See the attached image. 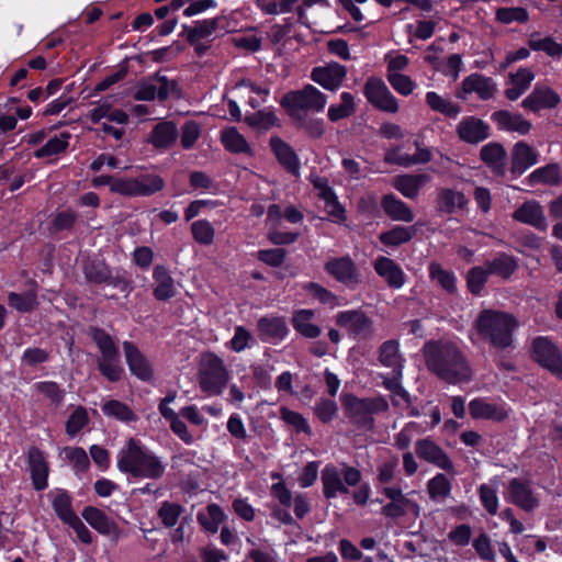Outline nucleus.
Returning a JSON list of instances; mask_svg holds the SVG:
<instances>
[{
	"mask_svg": "<svg viewBox=\"0 0 562 562\" xmlns=\"http://www.w3.org/2000/svg\"><path fill=\"white\" fill-rule=\"evenodd\" d=\"M427 369L449 384L468 383L473 370L459 346L448 340L428 341L423 347Z\"/></svg>",
	"mask_w": 562,
	"mask_h": 562,
	"instance_id": "nucleus-1",
	"label": "nucleus"
},
{
	"mask_svg": "<svg viewBox=\"0 0 562 562\" xmlns=\"http://www.w3.org/2000/svg\"><path fill=\"white\" fill-rule=\"evenodd\" d=\"M117 469L136 479L159 480L167 464L140 440L130 438L120 449L116 458Z\"/></svg>",
	"mask_w": 562,
	"mask_h": 562,
	"instance_id": "nucleus-2",
	"label": "nucleus"
},
{
	"mask_svg": "<svg viewBox=\"0 0 562 562\" xmlns=\"http://www.w3.org/2000/svg\"><path fill=\"white\" fill-rule=\"evenodd\" d=\"M517 326L518 322L512 314L494 310H483L474 323L477 335L496 348L512 345Z\"/></svg>",
	"mask_w": 562,
	"mask_h": 562,
	"instance_id": "nucleus-3",
	"label": "nucleus"
},
{
	"mask_svg": "<svg viewBox=\"0 0 562 562\" xmlns=\"http://www.w3.org/2000/svg\"><path fill=\"white\" fill-rule=\"evenodd\" d=\"M231 380V372L224 360L214 352H204L198 367V383L207 396H218Z\"/></svg>",
	"mask_w": 562,
	"mask_h": 562,
	"instance_id": "nucleus-4",
	"label": "nucleus"
},
{
	"mask_svg": "<svg viewBox=\"0 0 562 562\" xmlns=\"http://www.w3.org/2000/svg\"><path fill=\"white\" fill-rule=\"evenodd\" d=\"M327 97L313 85L286 92L280 100V105L294 120H302L304 114L323 112Z\"/></svg>",
	"mask_w": 562,
	"mask_h": 562,
	"instance_id": "nucleus-5",
	"label": "nucleus"
},
{
	"mask_svg": "<svg viewBox=\"0 0 562 562\" xmlns=\"http://www.w3.org/2000/svg\"><path fill=\"white\" fill-rule=\"evenodd\" d=\"M88 335L97 345L100 357L98 368L101 374L111 382L121 379L124 370L120 362V351L113 337L100 327H90Z\"/></svg>",
	"mask_w": 562,
	"mask_h": 562,
	"instance_id": "nucleus-6",
	"label": "nucleus"
},
{
	"mask_svg": "<svg viewBox=\"0 0 562 562\" xmlns=\"http://www.w3.org/2000/svg\"><path fill=\"white\" fill-rule=\"evenodd\" d=\"M361 479V472L355 467L342 463L341 469H338L337 465L328 463L321 472L323 495L326 499H331L340 494H347L348 486H356Z\"/></svg>",
	"mask_w": 562,
	"mask_h": 562,
	"instance_id": "nucleus-7",
	"label": "nucleus"
},
{
	"mask_svg": "<svg viewBox=\"0 0 562 562\" xmlns=\"http://www.w3.org/2000/svg\"><path fill=\"white\" fill-rule=\"evenodd\" d=\"M382 493L390 501L381 508V514L387 518L396 519L406 515L414 518L420 516V506L414 498L416 492L403 493L398 486H385Z\"/></svg>",
	"mask_w": 562,
	"mask_h": 562,
	"instance_id": "nucleus-8",
	"label": "nucleus"
},
{
	"mask_svg": "<svg viewBox=\"0 0 562 562\" xmlns=\"http://www.w3.org/2000/svg\"><path fill=\"white\" fill-rule=\"evenodd\" d=\"M335 323L352 339H368L374 334L372 318L360 308L338 312L335 316Z\"/></svg>",
	"mask_w": 562,
	"mask_h": 562,
	"instance_id": "nucleus-9",
	"label": "nucleus"
},
{
	"mask_svg": "<svg viewBox=\"0 0 562 562\" xmlns=\"http://www.w3.org/2000/svg\"><path fill=\"white\" fill-rule=\"evenodd\" d=\"M345 413L356 424H367L371 422V415L380 412H386L387 402L382 397L358 398L353 395H347L344 401Z\"/></svg>",
	"mask_w": 562,
	"mask_h": 562,
	"instance_id": "nucleus-10",
	"label": "nucleus"
},
{
	"mask_svg": "<svg viewBox=\"0 0 562 562\" xmlns=\"http://www.w3.org/2000/svg\"><path fill=\"white\" fill-rule=\"evenodd\" d=\"M363 94L370 104L382 112L395 114L400 110L397 99L381 78H368L363 86Z\"/></svg>",
	"mask_w": 562,
	"mask_h": 562,
	"instance_id": "nucleus-11",
	"label": "nucleus"
},
{
	"mask_svg": "<svg viewBox=\"0 0 562 562\" xmlns=\"http://www.w3.org/2000/svg\"><path fill=\"white\" fill-rule=\"evenodd\" d=\"M532 357L553 374L562 375V356L559 349L546 337H538L532 342Z\"/></svg>",
	"mask_w": 562,
	"mask_h": 562,
	"instance_id": "nucleus-12",
	"label": "nucleus"
},
{
	"mask_svg": "<svg viewBox=\"0 0 562 562\" xmlns=\"http://www.w3.org/2000/svg\"><path fill=\"white\" fill-rule=\"evenodd\" d=\"M325 270L336 281L348 288H355L361 283V273L349 256L328 260L325 265Z\"/></svg>",
	"mask_w": 562,
	"mask_h": 562,
	"instance_id": "nucleus-13",
	"label": "nucleus"
},
{
	"mask_svg": "<svg viewBox=\"0 0 562 562\" xmlns=\"http://www.w3.org/2000/svg\"><path fill=\"white\" fill-rule=\"evenodd\" d=\"M561 103L560 94L547 85L537 83L522 100L521 106L532 113L555 109Z\"/></svg>",
	"mask_w": 562,
	"mask_h": 562,
	"instance_id": "nucleus-14",
	"label": "nucleus"
},
{
	"mask_svg": "<svg viewBox=\"0 0 562 562\" xmlns=\"http://www.w3.org/2000/svg\"><path fill=\"white\" fill-rule=\"evenodd\" d=\"M505 499L525 512H532L539 506V498L533 492L530 482L521 479L509 481Z\"/></svg>",
	"mask_w": 562,
	"mask_h": 562,
	"instance_id": "nucleus-15",
	"label": "nucleus"
},
{
	"mask_svg": "<svg viewBox=\"0 0 562 562\" xmlns=\"http://www.w3.org/2000/svg\"><path fill=\"white\" fill-rule=\"evenodd\" d=\"M347 74L346 66L333 61L314 67L311 71V79L325 90L337 91L347 78Z\"/></svg>",
	"mask_w": 562,
	"mask_h": 562,
	"instance_id": "nucleus-16",
	"label": "nucleus"
},
{
	"mask_svg": "<svg viewBox=\"0 0 562 562\" xmlns=\"http://www.w3.org/2000/svg\"><path fill=\"white\" fill-rule=\"evenodd\" d=\"M415 449L417 456L420 459L438 467L441 470H445L452 475L456 474L453 462L443 451V449L439 447L434 440L429 438L419 439L415 443Z\"/></svg>",
	"mask_w": 562,
	"mask_h": 562,
	"instance_id": "nucleus-17",
	"label": "nucleus"
},
{
	"mask_svg": "<svg viewBox=\"0 0 562 562\" xmlns=\"http://www.w3.org/2000/svg\"><path fill=\"white\" fill-rule=\"evenodd\" d=\"M509 411L505 402H490L480 397L469 403V413L474 419L503 422L508 417Z\"/></svg>",
	"mask_w": 562,
	"mask_h": 562,
	"instance_id": "nucleus-18",
	"label": "nucleus"
},
{
	"mask_svg": "<svg viewBox=\"0 0 562 562\" xmlns=\"http://www.w3.org/2000/svg\"><path fill=\"white\" fill-rule=\"evenodd\" d=\"M497 91V86L490 77L481 74H471L461 82V88L457 92V97L465 99L468 94L475 92L481 100H490Z\"/></svg>",
	"mask_w": 562,
	"mask_h": 562,
	"instance_id": "nucleus-19",
	"label": "nucleus"
},
{
	"mask_svg": "<svg viewBox=\"0 0 562 562\" xmlns=\"http://www.w3.org/2000/svg\"><path fill=\"white\" fill-rule=\"evenodd\" d=\"M123 350L131 373L142 381H150L154 375L153 367L138 347L126 340L123 342Z\"/></svg>",
	"mask_w": 562,
	"mask_h": 562,
	"instance_id": "nucleus-20",
	"label": "nucleus"
},
{
	"mask_svg": "<svg viewBox=\"0 0 562 562\" xmlns=\"http://www.w3.org/2000/svg\"><path fill=\"white\" fill-rule=\"evenodd\" d=\"M458 138L467 144H479L490 136V126L476 116H464L456 126Z\"/></svg>",
	"mask_w": 562,
	"mask_h": 562,
	"instance_id": "nucleus-21",
	"label": "nucleus"
},
{
	"mask_svg": "<svg viewBox=\"0 0 562 562\" xmlns=\"http://www.w3.org/2000/svg\"><path fill=\"white\" fill-rule=\"evenodd\" d=\"M513 218L519 223L530 225L541 232H546L548 228V221L543 206L536 200H528L519 205L514 211Z\"/></svg>",
	"mask_w": 562,
	"mask_h": 562,
	"instance_id": "nucleus-22",
	"label": "nucleus"
},
{
	"mask_svg": "<svg viewBox=\"0 0 562 562\" xmlns=\"http://www.w3.org/2000/svg\"><path fill=\"white\" fill-rule=\"evenodd\" d=\"M491 120L499 131L527 135L531 131L532 124L520 113L507 110H498L492 113Z\"/></svg>",
	"mask_w": 562,
	"mask_h": 562,
	"instance_id": "nucleus-23",
	"label": "nucleus"
},
{
	"mask_svg": "<svg viewBox=\"0 0 562 562\" xmlns=\"http://www.w3.org/2000/svg\"><path fill=\"white\" fill-rule=\"evenodd\" d=\"M373 268L391 289H401L406 281L403 269L391 258L380 256L373 262Z\"/></svg>",
	"mask_w": 562,
	"mask_h": 562,
	"instance_id": "nucleus-24",
	"label": "nucleus"
},
{
	"mask_svg": "<svg viewBox=\"0 0 562 562\" xmlns=\"http://www.w3.org/2000/svg\"><path fill=\"white\" fill-rule=\"evenodd\" d=\"M27 462L34 488L45 490L48 485L49 468L44 453L37 447H31L27 452Z\"/></svg>",
	"mask_w": 562,
	"mask_h": 562,
	"instance_id": "nucleus-25",
	"label": "nucleus"
},
{
	"mask_svg": "<svg viewBox=\"0 0 562 562\" xmlns=\"http://www.w3.org/2000/svg\"><path fill=\"white\" fill-rule=\"evenodd\" d=\"M535 72L528 67H520L515 72H509L504 94L510 101L518 100L535 80Z\"/></svg>",
	"mask_w": 562,
	"mask_h": 562,
	"instance_id": "nucleus-26",
	"label": "nucleus"
},
{
	"mask_svg": "<svg viewBox=\"0 0 562 562\" xmlns=\"http://www.w3.org/2000/svg\"><path fill=\"white\" fill-rule=\"evenodd\" d=\"M429 181L427 173L402 175L395 177L392 184L403 196L413 200Z\"/></svg>",
	"mask_w": 562,
	"mask_h": 562,
	"instance_id": "nucleus-27",
	"label": "nucleus"
},
{
	"mask_svg": "<svg viewBox=\"0 0 562 562\" xmlns=\"http://www.w3.org/2000/svg\"><path fill=\"white\" fill-rule=\"evenodd\" d=\"M179 136L178 128L173 122L164 121L157 123L148 137V143L156 149H169Z\"/></svg>",
	"mask_w": 562,
	"mask_h": 562,
	"instance_id": "nucleus-28",
	"label": "nucleus"
},
{
	"mask_svg": "<svg viewBox=\"0 0 562 562\" xmlns=\"http://www.w3.org/2000/svg\"><path fill=\"white\" fill-rule=\"evenodd\" d=\"M269 145L278 161L289 172L296 175L300 170V160L293 148L279 136H272Z\"/></svg>",
	"mask_w": 562,
	"mask_h": 562,
	"instance_id": "nucleus-29",
	"label": "nucleus"
},
{
	"mask_svg": "<svg viewBox=\"0 0 562 562\" xmlns=\"http://www.w3.org/2000/svg\"><path fill=\"white\" fill-rule=\"evenodd\" d=\"M538 162V153L526 142H518L512 149V171L524 173Z\"/></svg>",
	"mask_w": 562,
	"mask_h": 562,
	"instance_id": "nucleus-30",
	"label": "nucleus"
},
{
	"mask_svg": "<svg viewBox=\"0 0 562 562\" xmlns=\"http://www.w3.org/2000/svg\"><path fill=\"white\" fill-rule=\"evenodd\" d=\"M81 515L93 529L102 535L110 536L117 530L115 521L97 507L87 506L83 508Z\"/></svg>",
	"mask_w": 562,
	"mask_h": 562,
	"instance_id": "nucleus-31",
	"label": "nucleus"
},
{
	"mask_svg": "<svg viewBox=\"0 0 562 562\" xmlns=\"http://www.w3.org/2000/svg\"><path fill=\"white\" fill-rule=\"evenodd\" d=\"M481 159L496 175H503L506 168V150L498 143L484 145L480 153Z\"/></svg>",
	"mask_w": 562,
	"mask_h": 562,
	"instance_id": "nucleus-32",
	"label": "nucleus"
},
{
	"mask_svg": "<svg viewBox=\"0 0 562 562\" xmlns=\"http://www.w3.org/2000/svg\"><path fill=\"white\" fill-rule=\"evenodd\" d=\"M381 206L393 221L409 223L414 220L411 207L393 194H385L381 200Z\"/></svg>",
	"mask_w": 562,
	"mask_h": 562,
	"instance_id": "nucleus-33",
	"label": "nucleus"
},
{
	"mask_svg": "<svg viewBox=\"0 0 562 562\" xmlns=\"http://www.w3.org/2000/svg\"><path fill=\"white\" fill-rule=\"evenodd\" d=\"M169 95L168 82L165 78H157L142 83L134 98L136 100L151 101L155 99L165 100Z\"/></svg>",
	"mask_w": 562,
	"mask_h": 562,
	"instance_id": "nucleus-34",
	"label": "nucleus"
},
{
	"mask_svg": "<svg viewBox=\"0 0 562 562\" xmlns=\"http://www.w3.org/2000/svg\"><path fill=\"white\" fill-rule=\"evenodd\" d=\"M234 89L238 91L240 95H248V103L254 109L260 106L270 93L268 86L256 83L249 79L240 80L236 83Z\"/></svg>",
	"mask_w": 562,
	"mask_h": 562,
	"instance_id": "nucleus-35",
	"label": "nucleus"
},
{
	"mask_svg": "<svg viewBox=\"0 0 562 562\" xmlns=\"http://www.w3.org/2000/svg\"><path fill=\"white\" fill-rule=\"evenodd\" d=\"M379 360L384 367L391 368L393 373L402 375L403 358L398 341L393 339L384 341L380 347Z\"/></svg>",
	"mask_w": 562,
	"mask_h": 562,
	"instance_id": "nucleus-36",
	"label": "nucleus"
},
{
	"mask_svg": "<svg viewBox=\"0 0 562 562\" xmlns=\"http://www.w3.org/2000/svg\"><path fill=\"white\" fill-rule=\"evenodd\" d=\"M226 519V515L217 504H209L204 510L196 515V520L203 530L210 533H216L221 524Z\"/></svg>",
	"mask_w": 562,
	"mask_h": 562,
	"instance_id": "nucleus-37",
	"label": "nucleus"
},
{
	"mask_svg": "<svg viewBox=\"0 0 562 562\" xmlns=\"http://www.w3.org/2000/svg\"><path fill=\"white\" fill-rule=\"evenodd\" d=\"M314 311L300 310L296 311L292 317L293 328L306 338H316L321 335L319 326L314 324Z\"/></svg>",
	"mask_w": 562,
	"mask_h": 562,
	"instance_id": "nucleus-38",
	"label": "nucleus"
},
{
	"mask_svg": "<svg viewBox=\"0 0 562 562\" xmlns=\"http://www.w3.org/2000/svg\"><path fill=\"white\" fill-rule=\"evenodd\" d=\"M52 506L57 517L65 524H69L76 517V513L72 509V499L69 493L65 490H56L50 493Z\"/></svg>",
	"mask_w": 562,
	"mask_h": 562,
	"instance_id": "nucleus-39",
	"label": "nucleus"
},
{
	"mask_svg": "<svg viewBox=\"0 0 562 562\" xmlns=\"http://www.w3.org/2000/svg\"><path fill=\"white\" fill-rule=\"evenodd\" d=\"M490 274H495L504 280L509 279L513 273L517 270V260L505 252H499L492 260L485 262Z\"/></svg>",
	"mask_w": 562,
	"mask_h": 562,
	"instance_id": "nucleus-40",
	"label": "nucleus"
},
{
	"mask_svg": "<svg viewBox=\"0 0 562 562\" xmlns=\"http://www.w3.org/2000/svg\"><path fill=\"white\" fill-rule=\"evenodd\" d=\"M153 278L156 282L154 296L157 300L166 301L175 295L173 279L165 267L156 266L154 269Z\"/></svg>",
	"mask_w": 562,
	"mask_h": 562,
	"instance_id": "nucleus-41",
	"label": "nucleus"
},
{
	"mask_svg": "<svg viewBox=\"0 0 562 562\" xmlns=\"http://www.w3.org/2000/svg\"><path fill=\"white\" fill-rule=\"evenodd\" d=\"M528 45L533 52H543L553 59L562 58V44L551 36H541L539 33H532L529 36Z\"/></svg>",
	"mask_w": 562,
	"mask_h": 562,
	"instance_id": "nucleus-42",
	"label": "nucleus"
},
{
	"mask_svg": "<svg viewBox=\"0 0 562 562\" xmlns=\"http://www.w3.org/2000/svg\"><path fill=\"white\" fill-rule=\"evenodd\" d=\"M247 125L259 132H267L281 125L280 119L273 110H260L245 116Z\"/></svg>",
	"mask_w": 562,
	"mask_h": 562,
	"instance_id": "nucleus-43",
	"label": "nucleus"
},
{
	"mask_svg": "<svg viewBox=\"0 0 562 562\" xmlns=\"http://www.w3.org/2000/svg\"><path fill=\"white\" fill-rule=\"evenodd\" d=\"M221 140L225 149L231 153L252 155L250 145L236 127H228L222 131Z\"/></svg>",
	"mask_w": 562,
	"mask_h": 562,
	"instance_id": "nucleus-44",
	"label": "nucleus"
},
{
	"mask_svg": "<svg viewBox=\"0 0 562 562\" xmlns=\"http://www.w3.org/2000/svg\"><path fill=\"white\" fill-rule=\"evenodd\" d=\"M464 194L460 191L442 188L438 191V210L443 213H453L467 204Z\"/></svg>",
	"mask_w": 562,
	"mask_h": 562,
	"instance_id": "nucleus-45",
	"label": "nucleus"
},
{
	"mask_svg": "<svg viewBox=\"0 0 562 562\" xmlns=\"http://www.w3.org/2000/svg\"><path fill=\"white\" fill-rule=\"evenodd\" d=\"M426 103L435 112L441 113L448 117L456 119L461 113V106L450 99L439 95L435 91L426 93Z\"/></svg>",
	"mask_w": 562,
	"mask_h": 562,
	"instance_id": "nucleus-46",
	"label": "nucleus"
},
{
	"mask_svg": "<svg viewBox=\"0 0 562 562\" xmlns=\"http://www.w3.org/2000/svg\"><path fill=\"white\" fill-rule=\"evenodd\" d=\"M258 329L263 339H283L288 327L281 317H262L258 322Z\"/></svg>",
	"mask_w": 562,
	"mask_h": 562,
	"instance_id": "nucleus-47",
	"label": "nucleus"
},
{
	"mask_svg": "<svg viewBox=\"0 0 562 562\" xmlns=\"http://www.w3.org/2000/svg\"><path fill=\"white\" fill-rule=\"evenodd\" d=\"M452 484L443 473H437L427 482V493L431 501L442 502L451 495Z\"/></svg>",
	"mask_w": 562,
	"mask_h": 562,
	"instance_id": "nucleus-48",
	"label": "nucleus"
},
{
	"mask_svg": "<svg viewBox=\"0 0 562 562\" xmlns=\"http://www.w3.org/2000/svg\"><path fill=\"white\" fill-rule=\"evenodd\" d=\"M429 278L439 284L445 291L452 294L457 291V279L452 271L446 270L438 262L429 265Z\"/></svg>",
	"mask_w": 562,
	"mask_h": 562,
	"instance_id": "nucleus-49",
	"label": "nucleus"
},
{
	"mask_svg": "<svg viewBox=\"0 0 562 562\" xmlns=\"http://www.w3.org/2000/svg\"><path fill=\"white\" fill-rule=\"evenodd\" d=\"M356 112L355 97L350 92L340 94V103L331 104L328 108L327 116L329 121L337 122L351 116Z\"/></svg>",
	"mask_w": 562,
	"mask_h": 562,
	"instance_id": "nucleus-50",
	"label": "nucleus"
},
{
	"mask_svg": "<svg viewBox=\"0 0 562 562\" xmlns=\"http://www.w3.org/2000/svg\"><path fill=\"white\" fill-rule=\"evenodd\" d=\"M529 181L532 184L557 186L561 181V169L558 164H549L537 168L529 175Z\"/></svg>",
	"mask_w": 562,
	"mask_h": 562,
	"instance_id": "nucleus-51",
	"label": "nucleus"
},
{
	"mask_svg": "<svg viewBox=\"0 0 562 562\" xmlns=\"http://www.w3.org/2000/svg\"><path fill=\"white\" fill-rule=\"evenodd\" d=\"M217 26V19H205L196 21L192 26H184V33L187 35V40L190 43H194L211 36L216 31Z\"/></svg>",
	"mask_w": 562,
	"mask_h": 562,
	"instance_id": "nucleus-52",
	"label": "nucleus"
},
{
	"mask_svg": "<svg viewBox=\"0 0 562 562\" xmlns=\"http://www.w3.org/2000/svg\"><path fill=\"white\" fill-rule=\"evenodd\" d=\"M70 133L61 132L58 135L49 138L44 146L35 150L36 158H44L58 155L67 149L69 146Z\"/></svg>",
	"mask_w": 562,
	"mask_h": 562,
	"instance_id": "nucleus-53",
	"label": "nucleus"
},
{
	"mask_svg": "<svg viewBox=\"0 0 562 562\" xmlns=\"http://www.w3.org/2000/svg\"><path fill=\"white\" fill-rule=\"evenodd\" d=\"M135 186L137 196H149L161 191L165 187V181L158 175L145 173L135 177Z\"/></svg>",
	"mask_w": 562,
	"mask_h": 562,
	"instance_id": "nucleus-54",
	"label": "nucleus"
},
{
	"mask_svg": "<svg viewBox=\"0 0 562 562\" xmlns=\"http://www.w3.org/2000/svg\"><path fill=\"white\" fill-rule=\"evenodd\" d=\"M102 412L105 416L124 423L135 422L137 419V415L127 404L116 400L105 402L102 405Z\"/></svg>",
	"mask_w": 562,
	"mask_h": 562,
	"instance_id": "nucleus-55",
	"label": "nucleus"
},
{
	"mask_svg": "<svg viewBox=\"0 0 562 562\" xmlns=\"http://www.w3.org/2000/svg\"><path fill=\"white\" fill-rule=\"evenodd\" d=\"M495 20L501 24L514 22L524 24L529 21V13L522 7H501L495 11Z\"/></svg>",
	"mask_w": 562,
	"mask_h": 562,
	"instance_id": "nucleus-56",
	"label": "nucleus"
},
{
	"mask_svg": "<svg viewBox=\"0 0 562 562\" xmlns=\"http://www.w3.org/2000/svg\"><path fill=\"white\" fill-rule=\"evenodd\" d=\"M193 239L203 246H210L215 238V229L207 220H198L191 224Z\"/></svg>",
	"mask_w": 562,
	"mask_h": 562,
	"instance_id": "nucleus-57",
	"label": "nucleus"
},
{
	"mask_svg": "<svg viewBox=\"0 0 562 562\" xmlns=\"http://www.w3.org/2000/svg\"><path fill=\"white\" fill-rule=\"evenodd\" d=\"M9 305L18 312L26 313L32 311L37 304V294L35 290L29 291L26 294H18L10 292L8 295Z\"/></svg>",
	"mask_w": 562,
	"mask_h": 562,
	"instance_id": "nucleus-58",
	"label": "nucleus"
},
{
	"mask_svg": "<svg viewBox=\"0 0 562 562\" xmlns=\"http://www.w3.org/2000/svg\"><path fill=\"white\" fill-rule=\"evenodd\" d=\"M414 235V229L411 227L404 226H395L392 229L382 233L380 235V240L382 244L386 246H398L401 244L407 243L412 239Z\"/></svg>",
	"mask_w": 562,
	"mask_h": 562,
	"instance_id": "nucleus-59",
	"label": "nucleus"
},
{
	"mask_svg": "<svg viewBox=\"0 0 562 562\" xmlns=\"http://www.w3.org/2000/svg\"><path fill=\"white\" fill-rule=\"evenodd\" d=\"M490 271L487 267L477 266L469 270L467 274V285L472 294H480L487 281Z\"/></svg>",
	"mask_w": 562,
	"mask_h": 562,
	"instance_id": "nucleus-60",
	"label": "nucleus"
},
{
	"mask_svg": "<svg viewBox=\"0 0 562 562\" xmlns=\"http://www.w3.org/2000/svg\"><path fill=\"white\" fill-rule=\"evenodd\" d=\"M280 418L292 426L296 431L304 432L308 436L312 435V429L307 420L300 413L291 411L288 407H281Z\"/></svg>",
	"mask_w": 562,
	"mask_h": 562,
	"instance_id": "nucleus-61",
	"label": "nucleus"
},
{
	"mask_svg": "<svg viewBox=\"0 0 562 562\" xmlns=\"http://www.w3.org/2000/svg\"><path fill=\"white\" fill-rule=\"evenodd\" d=\"M66 459L74 465L76 473H83L89 468V458L83 448L66 447L64 449Z\"/></svg>",
	"mask_w": 562,
	"mask_h": 562,
	"instance_id": "nucleus-62",
	"label": "nucleus"
},
{
	"mask_svg": "<svg viewBox=\"0 0 562 562\" xmlns=\"http://www.w3.org/2000/svg\"><path fill=\"white\" fill-rule=\"evenodd\" d=\"M386 79L391 87L404 97L412 94L416 88L415 81L404 74H386Z\"/></svg>",
	"mask_w": 562,
	"mask_h": 562,
	"instance_id": "nucleus-63",
	"label": "nucleus"
},
{
	"mask_svg": "<svg viewBox=\"0 0 562 562\" xmlns=\"http://www.w3.org/2000/svg\"><path fill=\"white\" fill-rule=\"evenodd\" d=\"M472 546L479 558L486 562H495V552L490 537L485 532H481L474 538Z\"/></svg>",
	"mask_w": 562,
	"mask_h": 562,
	"instance_id": "nucleus-64",
	"label": "nucleus"
}]
</instances>
